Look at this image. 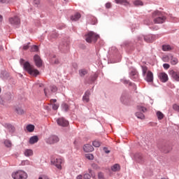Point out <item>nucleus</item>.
Wrapping results in <instances>:
<instances>
[{"mask_svg": "<svg viewBox=\"0 0 179 179\" xmlns=\"http://www.w3.org/2000/svg\"><path fill=\"white\" fill-rule=\"evenodd\" d=\"M23 69L24 71L28 72L29 75H32L33 76H37L38 75H40V71L33 68V66H31L29 62H25L24 63Z\"/></svg>", "mask_w": 179, "mask_h": 179, "instance_id": "f257e3e1", "label": "nucleus"}, {"mask_svg": "<svg viewBox=\"0 0 179 179\" xmlns=\"http://www.w3.org/2000/svg\"><path fill=\"white\" fill-rule=\"evenodd\" d=\"M152 17L154 19L153 20L154 23H156L157 24H160L166 22V17H164V15H163L162 12L159 10H156L152 13Z\"/></svg>", "mask_w": 179, "mask_h": 179, "instance_id": "f03ea898", "label": "nucleus"}, {"mask_svg": "<svg viewBox=\"0 0 179 179\" xmlns=\"http://www.w3.org/2000/svg\"><path fill=\"white\" fill-rule=\"evenodd\" d=\"M11 177L13 179H27L28 175L23 170H17L12 173Z\"/></svg>", "mask_w": 179, "mask_h": 179, "instance_id": "7ed1b4c3", "label": "nucleus"}, {"mask_svg": "<svg viewBox=\"0 0 179 179\" xmlns=\"http://www.w3.org/2000/svg\"><path fill=\"white\" fill-rule=\"evenodd\" d=\"M100 36L93 31L89 32L85 35V40L87 43H96Z\"/></svg>", "mask_w": 179, "mask_h": 179, "instance_id": "20e7f679", "label": "nucleus"}, {"mask_svg": "<svg viewBox=\"0 0 179 179\" xmlns=\"http://www.w3.org/2000/svg\"><path fill=\"white\" fill-rule=\"evenodd\" d=\"M143 40L145 41V43H153L155 40V35L148 34V35H140L137 37V41L140 43Z\"/></svg>", "mask_w": 179, "mask_h": 179, "instance_id": "39448f33", "label": "nucleus"}, {"mask_svg": "<svg viewBox=\"0 0 179 179\" xmlns=\"http://www.w3.org/2000/svg\"><path fill=\"white\" fill-rule=\"evenodd\" d=\"M138 112L135 113L136 117L139 120H145V115L143 113H146L147 109L146 108L141 106H137Z\"/></svg>", "mask_w": 179, "mask_h": 179, "instance_id": "423d86ee", "label": "nucleus"}, {"mask_svg": "<svg viewBox=\"0 0 179 179\" xmlns=\"http://www.w3.org/2000/svg\"><path fill=\"white\" fill-rule=\"evenodd\" d=\"M45 142L48 145H54V143H57V142H59V138L58 137V136L52 135L48 138H46L45 139Z\"/></svg>", "mask_w": 179, "mask_h": 179, "instance_id": "0eeeda50", "label": "nucleus"}, {"mask_svg": "<svg viewBox=\"0 0 179 179\" xmlns=\"http://www.w3.org/2000/svg\"><path fill=\"white\" fill-rule=\"evenodd\" d=\"M50 162L51 164H53V166H55V167H57V169H58L59 170H62V166H61V164H62V159L53 158L51 159Z\"/></svg>", "mask_w": 179, "mask_h": 179, "instance_id": "6e6552de", "label": "nucleus"}, {"mask_svg": "<svg viewBox=\"0 0 179 179\" xmlns=\"http://www.w3.org/2000/svg\"><path fill=\"white\" fill-rule=\"evenodd\" d=\"M56 122L59 127H68L69 125V122L66 120L64 117H59L56 120Z\"/></svg>", "mask_w": 179, "mask_h": 179, "instance_id": "1a4fd4ad", "label": "nucleus"}, {"mask_svg": "<svg viewBox=\"0 0 179 179\" xmlns=\"http://www.w3.org/2000/svg\"><path fill=\"white\" fill-rule=\"evenodd\" d=\"M50 89H48V88L44 89L45 96H50V94H51V93H57V92L58 90V88L55 85H51L50 87Z\"/></svg>", "mask_w": 179, "mask_h": 179, "instance_id": "9d476101", "label": "nucleus"}, {"mask_svg": "<svg viewBox=\"0 0 179 179\" xmlns=\"http://www.w3.org/2000/svg\"><path fill=\"white\" fill-rule=\"evenodd\" d=\"M34 61L37 68H41V66H43V60H41V58L38 55H35L34 56Z\"/></svg>", "mask_w": 179, "mask_h": 179, "instance_id": "9b49d317", "label": "nucleus"}, {"mask_svg": "<svg viewBox=\"0 0 179 179\" xmlns=\"http://www.w3.org/2000/svg\"><path fill=\"white\" fill-rule=\"evenodd\" d=\"M129 78L131 80L134 82H138L139 80V74L136 71H131L129 73Z\"/></svg>", "mask_w": 179, "mask_h": 179, "instance_id": "f8f14e48", "label": "nucleus"}, {"mask_svg": "<svg viewBox=\"0 0 179 179\" xmlns=\"http://www.w3.org/2000/svg\"><path fill=\"white\" fill-rule=\"evenodd\" d=\"M134 159L137 162V163H140L141 164L145 163V159L141 153H136L134 156Z\"/></svg>", "mask_w": 179, "mask_h": 179, "instance_id": "ddd939ff", "label": "nucleus"}, {"mask_svg": "<svg viewBox=\"0 0 179 179\" xmlns=\"http://www.w3.org/2000/svg\"><path fill=\"white\" fill-rule=\"evenodd\" d=\"M158 78L162 83H166V82H168L169 80V76L164 72L159 73L158 74Z\"/></svg>", "mask_w": 179, "mask_h": 179, "instance_id": "4468645a", "label": "nucleus"}, {"mask_svg": "<svg viewBox=\"0 0 179 179\" xmlns=\"http://www.w3.org/2000/svg\"><path fill=\"white\" fill-rule=\"evenodd\" d=\"M9 22L10 24H13V26H17L18 24H20V19H19L17 16L10 18Z\"/></svg>", "mask_w": 179, "mask_h": 179, "instance_id": "2eb2a0df", "label": "nucleus"}, {"mask_svg": "<svg viewBox=\"0 0 179 179\" xmlns=\"http://www.w3.org/2000/svg\"><path fill=\"white\" fill-rule=\"evenodd\" d=\"M153 73L150 71H148L145 78V82H148V83H152V82H153Z\"/></svg>", "mask_w": 179, "mask_h": 179, "instance_id": "dca6fc26", "label": "nucleus"}, {"mask_svg": "<svg viewBox=\"0 0 179 179\" xmlns=\"http://www.w3.org/2000/svg\"><path fill=\"white\" fill-rule=\"evenodd\" d=\"M120 82L123 83V85H129V86H134V90H136V85L134 83H131L129 80H127V78H123L120 79Z\"/></svg>", "mask_w": 179, "mask_h": 179, "instance_id": "f3484780", "label": "nucleus"}, {"mask_svg": "<svg viewBox=\"0 0 179 179\" xmlns=\"http://www.w3.org/2000/svg\"><path fill=\"white\" fill-rule=\"evenodd\" d=\"M83 101H84V103H89V101H90V90H87L83 96Z\"/></svg>", "mask_w": 179, "mask_h": 179, "instance_id": "a211bd4d", "label": "nucleus"}, {"mask_svg": "<svg viewBox=\"0 0 179 179\" xmlns=\"http://www.w3.org/2000/svg\"><path fill=\"white\" fill-rule=\"evenodd\" d=\"M3 127H5V128H7L10 134H15V131H16L15 126L10 124L6 123L4 124Z\"/></svg>", "mask_w": 179, "mask_h": 179, "instance_id": "6ab92c4d", "label": "nucleus"}, {"mask_svg": "<svg viewBox=\"0 0 179 179\" xmlns=\"http://www.w3.org/2000/svg\"><path fill=\"white\" fill-rule=\"evenodd\" d=\"M38 136H32L29 138V145H34L38 142Z\"/></svg>", "mask_w": 179, "mask_h": 179, "instance_id": "aec40b11", "label": "nucleus"}, {"mask_svg": "<svg viewBox=\"0 0 179 179\" xmlns=\"http://www.w3.org/2000/svg\"><path fill=\"white\" fill-rule=\"evenodd\" d=\"M94 178L96 177V175L94 173H93V171L92 169H89V173H85L83 176L84 179H90V178Z\"/></svg>", "mask_w": 179, "mask_h": 179, "instance_id": "412c9836", "label": "nucleus"}, {"mask_svg": "<svg viewBox=\"0 0 179 179\" xmlns=\"http://www.w3.org/2000/svg\"><path fill=\"white\" fill-rule=\"evenodd\" d=\"M84 152L89 153L90 152H93L94 148L90 144H85L83 147Z\"/></svg>", "mask_w": 179, "mask_h": 179, "instance_id": "4be33fe9", "label": "nucleus"}, {"mask_svg": "<svg viewBox=\"0 0 179 179\" xmlns=\"http://www.w3.org/2000/svg\"><path fill=\"white\" fill-rule=\"evenodd\" d=\"M79 19H80V13H77L71 17V20H72V22H76V20H79Z\"/></svg>", "mask_w": 179, "mask_h": 179, "instance_id": "5701e85b", "label": "nucleus"}, {"mask_svg": "<svg viewBox=\"0 0 179 179\" xmlns=\"http://www.w3.org/2000/svg\"><path fill=\"white\" fill-rule=\"evenodd\" d=\"M24 156H26V157H30V156H33V150L31 149L25 150L24 152Z\"/></svg>", "mask_w": 179, "mask_h": 179, "instance_id": "b1692460", "label": "nucleus"}, {"mask_svg": "<svg viewBox=\"0 0 179 179\" xmlns=\"http://www.w3.org/2000/svg\"><path fill=\"white\" fill-rule=\"evenodd\" d=\"M115 3H118L120 5H122V3H124V5H125L126 6H127V5H129V2L128 1V0H115Z\"/></svg>", "mask_w": 179, "mask_h": 179, "instance_id": "393cba45", "label": "nucleus"}, {"mask_svg": "<svg viewBox=\"0 0 179 179\" xmlns=\"http://www.w3.org/2000/svg\"><path fill=\"white\" fill-rule=\"evenodd\" d=\"M171 77L173 78V79L176 80V82H179V73L173 71L171 73Z\"/></svg>", "mask_w": 179, "mask_h": 179, "instance_id": "a878e982", "label": "nucleus"}, {"mask_svg": "<svg viewBox=\"0 0 179 179\" xmlns=\"http://www.w3.org/2000/svg\"><path fill=\"white\" fill-rule=\"evenodd\" d=\"M15 111L17 114H18L19 115H22L24 114V110H23V108H22V107H20V106H17V108H15Z\"/></svg>", "mask_w": 179, "mask_h": 179, "instance_id": "bb28decb", "label": "nucleus"}, {"mask_svg": "<svg viewBox=\"0 0 179 179\" xmlns=\"http://www.w3.org/2000/svg\"><path fill=\"white\" fill-rule=\"evenodd\" d=\"M171 64L172 65H177L178 64V59L174 57L173 55L171 56Z\"/></svg>", "mask_w": 179, "mask_h": 179, "instance_id": "cd10ccee", "label": "nucleus"}, {"mask_svg": "<svg viewBox=\"0 0 179 179\" xmlns=\"http://www.w3.org/2000/svg\"><path fill=\"white\" fill-rule=\"evenodd\" d=\"M127 94H122L120 97L121 103H122V104H127Z\"/></svg>", "mask_w": 179, "mask_h": 179, "instance_id": "c85d7f7f", "label": "nucleus"}, {"mask_svg": "<svg viewBox=\"0 0 179 179\" xmlns=\"http://www.w3.org/2000/svg\"><path fill=\"white\" fill-rule=\"evenodd\" d=\"M38 45H31L30 48L31 52H38Z\"/></svg>", "mask_w": 179, "mask_h": 179, "instance_id": "c756f323", "label": "nucleus"}, {"mask_svg": "<svg viewBox=\"0 0 179 179\" xmlns=\"http://www.w3.org/2000/svg\"><path fill=\"white\" fill-rule=\"evenodd\" d=\"M62 110L63 111H65V113L68 112V110H69V106L66 103H62Z\"/></svg>", "mask_w": 179, "mask_h": 179, "instance_id": "7c9ffc66", "label": "nucleus"}, {"mask_svg": "<svg viewBox=\"0 0 179 179\" xmlns=\"http://www.w3.org/2000/svg\"><path fill=\"white\" fill-rule=\"evenodd\" d=\"M120 169V164H115L111 167L112 171H118Z\"/></svg>", "mask_w": 179, "mask_h": 179, "instance_id": "2f4dec72", "label": "nucleus"}, {"mask_svg": "<svg viewBox=\"0 0 179 179\" xmlns=\"http://www.w3.org/2000/svg\"><path fill=\"white\" fill-rule=\"evenodd\" d=\"M79 75H80V76H81V78H83V76H85V75H87V71H86V69H80V70H79Z\"/></svg>", "mask_w": 179, "mask_h": 179, "instance_id": "473e14b6", "label": "nucleus"}, {"mask_svg": "<svg viewBox=\"0 0 179 179\" xmlns=\"http://www.w3.org/2000/svg\"><path fill=\"white\" fill-rule=\"evenodd\" d=\"M34 125L33 124H28L27 126V130L28 131V132H33L34 131Z\"/></svg>", "mask_w": 179, "mask_h": 179, "instance_id": "72a5a7b5", "label": "nucleus"}, {"mask_svg": "<svg viewBox=\"0 0 179 179\" xmlns=\"http://www.w3.org/2000/svg\"><path fill=\"white\" fill-rule=\"evenodd\" d=\"M162 50L164 51H171V50H173V47L170 45H162Z\"/></svg>", "mask_w": 179, "mask_h": 179, "instance_id": "f704fd0d", "label": "nucleus"}, {"mask_svg": "<svg viewBox=\"0 0 179 179\" xmlns=\"http://www.w3.org/2000/svg\"><path fill=\"white\" fill-rule=\"evenodd\" d=\"M157 117L158 120H163V118H164V114H163V113H162L160 111H157Z\"/></svg>", "mask_w": 179, "mask_h": 179, "instance_id": "c9c22d12", "label": "nucleus"}, {"mask_svg": "<svg viewBox=\"0 0 179 179\" xmlns=\"http://www.w3.org/2000/svg\"><path fill=\"white\" fill-rule=\"evenodd\" d=\"M4 145L6 148H12V142L10 140H5Z\"/></svg>", "mask_w": 179, "mask_h": 179, "instance_id": "e433bc0d", "label": "nucleus"}, {"mask_svg": "<svg viewBox=\"0 0 179 179\" xmlns=\"http://www.w3.org/2000/svg\"><path fill=\"white\" fill-rule=\"evenodd\" d=\"M134 4L135 6H142L143 5V3L141 0H136L134 1Z\"/></svg>", "mask_w": 179, "mask_h": 179, "instance_id": "4c0bfd02", "label": "nucleus"}, {"mask_svg": "<svg viewBox=\"0 0 179 179\" xmlns=\"http://www.w3.org/2000/svg\"><path fill=\"white\" fill-rule=\"evenodd\" d=\"M92 145L93 146H94V148H100V145H101L100 143V142L97 140H95L92 142Z\"/></svg>", "mask_w": 179, "mask_h": 179, "instance_id": "58836bf2", "label": "nucleus"}, {"mask_svg": "<svg viewBox=\"0 0 179 179\" xmlns=\"http://www.w3.org/2000/svg\"><path fill=\"white\" fill-rule=\"evenodd\" d=\"M141 68H142L143 76H146V72H148V67L142 66Z\"/></svg>", "mask_w": 179, "mask_h": 179, "instance_id": "ea45409f", "label": "nucleus"}, {"mask_svg": "<svg viewBox=\"0 0 179 179\" xmlns=\"http://www.w3.org/2000/svg\"><path fill=\"white\" fill-rule=\"evenodd\" d=\"M85 157L88 160H93L94 159V156L92 154H86Z\"/></svg>", "mask_w": 179, "mask_h": 179, "instance_id": "a19ab883", "label": "nucleus"}, {"mask_svg": "<svg viewBox=\"0 0 179 179\" xmlns=\"http://www.w3.org/2000/svg\"><path fill=\"white\" fill-rule=\"evenodd\" d=\"M30 164V161L26 159L21 162V166H29Z\"/></svg>", "mask_w": 179, "mask_h": 179, "instance_id": "79ce46f5", "label": "nucleus"}, {"mask_svg": "<svg viewBox=\"0 0 179 179\" xmlns=\"http://www.w3.org/2000/svg\"><path fill=\"white\" fill-rule=\"evenodd\" d=\"M97 74H94L93 76H90V80L91 82H94L97 80Z\"/></svg>", "mask_w": 179, "mask_h": 179, "instance_id": "37998d69", "label": "nucleus"}, {"mask_svg": "<svg viewBox=\"0 0 179 179\" xmlns=\"http://www.w3.org/2000/svg\"><path fill=\"white\" fill-rule=\"evenodd\" d=\"M51 62L52 64H55V65H59V59H55V60L52 59Z\"/></svg>", "mask_w": 179, "mask_h": 179, "instance_id": "c03bdc74", "label": "nucleus"}, {"mask_svg": "<svg viewBox=\"0 0 179 179\" xmlns=\"http://www.w3.org/2000/svg\"><path fill=\"white\" fill-rule=\"evenodd\" d=\"M162 61L164 62H169V61H170V57H169V56H164L162 57Z\"/></svg>", "mask_w": 179, "mask_h": 179, "instance_id": "a18cd8bd", "label": "nucleus"}, {"mask_svg": "<svg viewBox=\"0 0 179 179\" xmlns=\"http://www.w3.org/2000/svg\"><path fill=\"white\" fill-rule=\"evenodd\" d=\"M59 108V105L57 104V103H54L52 104V110H56L57 108Z\"/></svg>", "mask_w": 179, "mask_h": 179, "instance_id": "49530a36", "label": "nucleus"}, {"mask_svg": "<svg viewBox=\"0 0 179 179\" xmlns=\"http://www.w3.org/2000/svg\"><path fill=\"white\" fill-rule=\"evenodd\" d=\"M173 110H175V111H179V106L177 104H174L173 106Z\"/></svg>", "mask_w": 179, "mask_h": 179, "instance_id": "de8ad7c7", "label": "nucleus"}, {"mask_svg": "<svg viewBox=\"0 0 179 179\" xmlns=\"http://www.w3.org/2000/svg\"><path fill=\"white\" fill-rule=\"evenodd\" d=\"M98 178L99 179H104V175H103V173L101 172L99 173Z\"/></svg>", "mask_w": 179, "mask_h": 179, "instance_id": "09e8293b", "label": "nucleus"}, {"mask_svg": "<svg viewBox=\"0 0 179 179\" xmlns=\"http://www.w3.org/2000/svg\"><path fill=\"white\" fill-rule=\"evenodd\" d=\"M163 68L164 69H169V68H170V64L165 63L163 64Z\"/></svg>", "mask_w": 179, "mask_h": 179, "instance_id": "8fccbe9b", "label": "nucleus"}, {"mask_svg": "<svg viewBox=\"0 0 179 179\" xmlns=\"http://www.w3.org/2000/svg\"><path fill=\"white\" fill-rule=\"evenodd\" d=\"M103 152H105L106 154L110 153V150H108V148H107L106 147H104L103 149Z\"/></svg>", "mask_w": 179, "mask_h": 179, "instance_id": "3c124183", "label": "nucleus"}, {"mask_svg": "<svg viewBox=\"0 0 179 179\" xmlns=\"http://www.w3.org/2000/svg\"><path fill=\"white\" fill-rule=\"evenodd\" d=\"M106 8L110 9V8H111V3H106Z\"/></svg>", "mask_w": 179, "mask_h": 179, "instance_id": "603ef678", "label": "nucleus"}, {"mask_svg": "<svg viewBox=\"0 0 179 179\" xmlns=\"http://www.w3.org/2000/svg\"><path fill=\"white\" fill-rule=\"evenodd\" d=\"M34 3L35 5H40V0H34Z\"/></svg>", "mask_w": 179, "mask_h": 179, "instance_id": "864d4df0", "label": "nucleus"}, {"mask_svg": "<svg viewBox=\"0 0 179 179\" xmlns=\"http://www.w3.org/2000/svg\"><path fill=\"white\" fill-rule=\"evenodd\" d=\"M0 3H8L7 0H0Z\"/></svg>", "mask_w": 179, "mask_h": 179, "instance_id": "5fc2aeb1", "label": "nucleus"}, {"mask_svg": "<svg viewBox=\"0 0 179 179\" xmlns=\"http://www.w3.org/2000/svg\"><path fill=\"white\" fill-rule=\"evenodd\" d=\"M111 50H115V52H117V48H115V46H112L111 47Z\"/></svg>", "mask_w": 179, "mask_h": 179, "instance_id": "6e6d98bb", "label": "nucleus"}, {"mask_svg": "<svg viewBox=\"0 0 179 179\" xmlns=\"http://www.w3.org/2000/svg\"><path fill=\"white\" fill-rule=\"evenodd\" d=\"M83 178V176H82V175H78L77 177H76V179H82Z\"/></svg>", "mask_w": 179, "mask_h": 179, "instance_id": "4d7b16f0", "label": "nucleus"}, {"mask_svg": "<svg viewBox=\"0 0 179 179\" xmlns=\"http://www.w3.org/2000/svg\"><path fill=\"white\" fill-rule=\"evenodd\" d=\"M23 50H29V45H24Z\"/></svg>", "mask_w": 179, "mask_h": 179, "instance_id": "13d9d810", "label": "nucleus"}, {"mask_svg": "<svg viewBox=\"0 0 179 179\" xmlns=\"http://www.w3.org/2000/svg\"><path fill=\"white\" fill-rule=\"evenodd\" d=\"M38 179H49L47 176L39 177Z\"/></svg>", "mask_w": 179, "mask_h": 179, "instance_id": "bf43d9fd", "label": "nucleus"}, {"mask_svg": "<svg viewBox=\"0 0 179 179\" xmlns=\"http://www.w3.org/2000/svg\"><path fill=\"white\" fill-rule=\"evenodd\" d=\"M24 62V59H20V64L22 65V64H23Z\"/></svg>", "mask_w": 179, "mask_h": 179, "instance_id": "052dcab7", "label": "nucleus"}, {"mask_svg": "<svg viewBox=\"0 0 179 179\" xmlns=\"http://www.w3.org/2000/svg\"><path fill=\"white\" fill-rule=\"evenodd\" d=\"M53 103H57V99H52Z\"/></svg>", "mask_w": 179, "mask_h": 179, "instance_id": "680f3d73", "label": "nucleus"}, {"mask_svg": "<svg viewBox=\"0 0 179 179\" xmlns=\"http://www.w3.org/2000/svg\"><path fill=\"white\" fill-rule=\"evenodd\" d=\"M2 50H3V48H2V46L0 45V51H2Z\"/></svg>", "mask_w": 179, "mask_h": 179, "instance_id": "e2e57ef3", "label": "nucleus"}, {"mask_svg": "<svg viewBox=\"0 0 179 179\" xmlns=\"http://www.w3.org/2000/svg\"><path fill=\"white\" fill-rule=\"evenodd\" d=\"M2 20V15H0V22Z\"/></svg>", "mask_w": 179, "mask_h": 179, "instance_id": "0e129e2a", "label": "nucleus"}, {"mask_svg": "<svg viewBox=\"0 0 179 179\" xmlns=\"http://www.w3.org/2000/svg\"><path fill=\"white\" fill-rule=\"evenodd\" d=\"M56 55H54L53 56H52V58H56Z\"/></svg>", "mask_w": 179, "mask_h": 179, "instance_id": "69168bd1", "label": "nucleus"}, {"mask_svg": "<svg viewBox=\"0 0 179 179\" xmlns=\"http://www.w3.org/2000/svg\"><path fill=\"white\" fill-rule=\"evenodd\" d=\"M92 167H96V164H92Z\"/></svg>", "mask_w": 179, "mask_h": 179, "instance_id": "338daca9", "label": "nucleus"}, {"mask_svg": "<svg viewBox=\"0 0 179 179\" xmlns=\"http://www.w3.org/2000/svg\"><path fill=\"white\" fill-rule=\"evenodd\" d=\"M0 93H1V88H0Z\"/></svg>", "mask_w": 179, "mask_h": 179, "instance_id": "774afa93", "label": "nucleus"}]
</instances>
